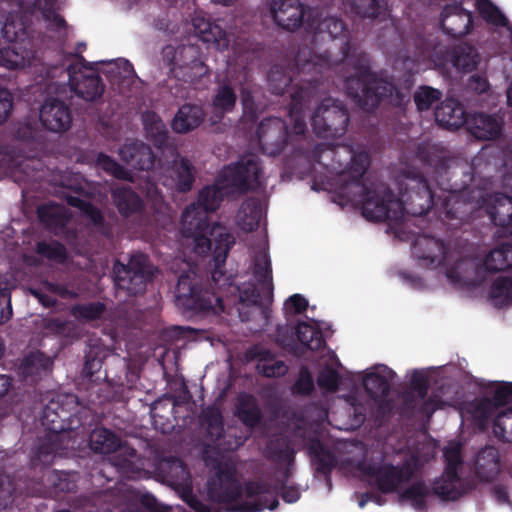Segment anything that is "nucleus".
Segmentation results:
<instances>
[{
	"label": "nucleus",
	"instance_id": "obj_1",
	"mask_svg": "<svg viewBox=\"0 0 512 512\" xmlns=\"http://www.w3.org/2000/svg\"><path fill=\"white\" fill-rule=\"evenodd\" d=\"M320 161L328 166L335 178V192L355 205H361L363 216L369 220H401L405 213L420 216L434 203V195L427 181L416 174L405 176L406 191L401 200L392 198L383 183L365 186L361 177L370 160L365 151L354 152L348 146H338L321 153Z\"/></svg>",
	"mask_w": 512,
	"mask_h": 512
},
{
	"label": "nucleus",
	"instance_id": "obj_2",
	"mask_svg": "<svg viewBox=\"0 0 512 512\" xmlns=\"http://www.w3.org/2000/svg\"><path fill=\"white\" fill-rule=\"evenodd\" d=\"M232 190L233 187L221 174L214 185L201 190L196 204L185 209L180 224V242L185 255L187 251L193 252L197 256L206 254L211 249L213 239L217 267L212 273V280L219 288L226 284L230 285L226 279L221 281L224 274L220 263L224 262L230 247L234 244V237L219 224L210 227L208 212L216 210L224 196Z\"/></svg>",
	"mask_w": 512,
	"mask_h": 512
},
{
	"label": "nucleus",
	"instance_id": "obj_3",
	"mask_svg": "<svg viewBox=\"0 0 512 512\" xmlns=\"http://www.w3.org/2000/svg\"><path fill=\"white\" fill-rule=\"evenodd\" d=\"M93 420L91 411L79 405L74 394H53L45 404L41 423L47 433L39 437L31 450L34 466L49 464L57 455L73 449L75 441L71 433L82 429Z\"/></svg>",
	"mask_w": 512,
	"mask_h": 512
},
{
	"label": "nucleus",
	"instance_id": "obj_4",
	"mask_svg": "<svg viewBox=\"0 0 512 512\" xmlns=\"http://www.w3.org/2000/svg\"><path fill=\"white\" fill-rule=\"evenodd\" d=\"M413 255L425 267L442 266L447 280L452 284L475 285L472 277L474 264L460 259L457 253L448 251L439 240L426 235L419 236L413 243Z\"/></svg>",
	"mask_w": 512,
	"mask_h": 512
},
{
	"label": "nucleus",
	"instance_id": "obj_5",
	"mask_svg": "<svg viewBox=\"0 0 512 512\" xmlns=\"http://www.w3.org/2000/svg\"><path fill=\"white\" fill-rule=\"evenodd\" d=\"M15 8L32 15L39 13L51 28H60L65 24L56 13V0H4L0 3V11L5 18L2 35L8 42L16 43L20 39L24 41L22 37L25 27L23 22L14 16L17 12Z\"/></svg>",
	"mask_w": 512,
	"mask_h": 512
},
{
	"label": "nucleus",
	"instance_id": "obj_6",
	"mask_svg": "<svg viewBox=\"0 0 512 512\" xmlns=\"http://www.w3.org/2000/svg\"><path fill=\"white\" fill-rule=\"evenodd\" d=\"M345 83L348 94L367 109L384 97H390L391 102L400 105L408 96L407 92L398 91L393 84L370 72L365 64L356 67L355 73L347 77Z\"/></svg>",
	"mask_w": 512,
	"mask_h": 512
},
{
	"label": "nucleus",
	"instance_id": "obj_7",
	"mask_svg": "<svg viewBox=\"0 0 512 512\" xmlns=\"http://www.w3.org/2000/svg\"><path fill=\"white\" fill-rule=\"evenodd\" d=\"M287 503H295L300 498L298 487L291 485L273 486L262 480H249L245 482V500L226 508L233 512H261L264 509L275 510L279 501L277 494Z\"/></svg>",
	"mask_w": 512,
	"mask_h": 512
},
{
	"label": "nucleus",
	"instance_id": "obj_8",
	"mask_svg": "<svg viewBox=\"0 0 512 512\" xmlns=\"http://www.w3.org/2000/svg\"><path fill=\"white\" fill-rule=\"evenodd\" d=\"M200 279L194 270L179 277L175 298L176 305L183 311L211 312L219 314L225 310L220 296L199 287Z\"/></svg>",
	"mask_w": 512,
	"mask_h": 512
},
{
	"label": "nucleus",
	"instance_id": "obj_9",
	"mask_svg": "<svg viewBox=\"0 0 512 512\" xmlns=\"http://www.w3.org/2000/svg\"><path fill=\"white\" fill-rule=\"evenodd\" d=\"M113 270L116 284L131 294L144 291L146 282L154 273V267L142 254L132 256L127 265L116 263Z\"/></svg>",
	"mask_w": 512,
	"mask_h": 512
},
{
	"label": "nucleus",
	"instance_id": "obj_10",
	"mask_svg": "<svg viewBox=\"0 0 512 512\" xmlns=\"http://www.w3.org/2000/svg\"><path fill=\"white\" fill-rule=\"evenodd\" d=\"M348 123L344 108L333 99H325L312 116V126L316 134L323 138L341 136Z\"/></svg>",
	"mask_w": 512,
	"mask_h": 512
},
{
	"label": "nucleus",
	"instance_id": "obj_11",
	"mask_svg": "<svg viewBox=\"0 0 512 512\" xmlns=\"http://www.w3.org/2000/svg\"><path fill=\"white\" fill-rule=\"evenodd\" d=\"M207 493L211 501L219 504H231L245 494V486L236 478L235 469L220 465L215 476L207 483Z\"/></svg>",
	"mask_w": 512,
	"mask_h": 512
},
{
	"label": "nucleus",
	"instance_id": "obj_12",
	"mask_svg": "<svg viewBox=\"0 0 512 512\" xmlns=\"http://www.w3.org/2000/svg\"><path fill=\"white\" fill-rule=\"evenodd\" d=\"M360 470L384 494L395 492L402 483L407 482L412 476L409 467L393 464H367L361 467Z\"/></svg>",
	"mask_w": 512,
	"mask_h": 512
},
{
	"label": "nucleus",
	"instance_id": "obj_13",
	"mask_svg": "<svg viewBox=\"0 0 512 512\" xmlns=\"http://www.w3.org/2000/svg\"><path fill=\"white\" fill-rule=\"evenodd\" d=\"M269 7L274 22L289 31L298 29L305 18L309 22L311 17V10L300 0H270Z\"/></svg>",
	"mask_w": 512,
	"mask_h": 512
},
{
	"label": "nucleus",
	"instance_id": "obj_14",
	"mask_svg": "<svg viewBox=\"0 0 512 512\" xmlns=\"http://www.w3.org/2000/svg\"><path fill=\"white\" fill-rule=\"evenodd\" d=\"M53 461L47 465L40 464L34 466L30 460L33 470L39 469L42 475L38 483L51 495L58 497L61 493H70L76 490L79 474L77 472H67L51 470L49 467Z\"/></svg>",
	"mask_w": 512,
	"mask_h": 512
},
{
	"label": "nucleus",
	"instance_id": "obj_15",
	"mask_svg": "<svg viewBox=\"0 0 512 512\" xmlns=\"http://www.w3.org/2000/svg\"><path fill=\"white\" fill-rule=\"evenodd\" d=\"M68 75L71 89L84 100L94 101L102 95L103 84L92 69L73 65L69 68Z\"/></svg>",
	"mask_w": 512,
	"mask_h": 512
},
{
	"label": "nucleus",
	"instance_id": "obj_16",
	"mask_svg": "<svg viewBox=\"0 0 512 512\" xmlns=\"http://www.w3.org/2000/svg\"><path fill=\"white\" fill-rule=\"evenodd\" d=\"M222 174L233 189H253L261 183V169L254 156L242 159L234 167H227Z\"/></svg>",
	"mask_w": 512,
	"mask_h": 512
},
{
	"label": "nucleus",
	"instance_id": "obj_17",
	"mask_svg": "<svg viewBox=\"0 0 512 512\" xmlns=\"http://www.w3.org/2000/svg\"><path fill=\"white\" fill-rule=\"evenodd\" d=\"M195 46H185L178 49L174 57L172 72L184 81L194 82L208 73L204 62L198 58Z\"/></svg>",
	"mask_w": 512,
	"mask_h": 512
},
{
	"label": "nucleus",
	"instance_id": "obj_18",
	"mask_svg": "<svg viewBox=\"0 0 512 512\" xmlns=\"http://www.w3.org/2000/svg\"><path fill=\"white\" fill-rule=\"evenodd\" d=\"M39 118L44 128L60 133L71 126L72 117L68 106L58 100H47L40 108Z\"/></svg>",
	"mask_w": 512,
	"mask_h": 512
},
{
	"label": "nucleus",
	"instance_id": "obj_19",
	"mask_svg": "<svg viewBox=\"0 0 512 512\" xmlns=\"http://www.w3.org/2000/svg\"><path fill=\"white\" fill-rule=\"evenodd\" d=\"M53 363L54 357L48 354H26L17 373L23 382L32 385L51 374Z\"/></svg>",
	"mask_w": 512,
	"mask_h": 512
},
{
	"label": "nucleus",
	"instance_id": "obj_20",
	"mask_svg": "<svg viewBox=\"0 0 512 512\" xmlns=\"http://www.w3.org/2000/svg\"><path fill=\"white\" fill-rule=\"evenodd\" d=\"M471 13L462 8L460 4L446 5L442 11L440 26L442 30L452 36H462L471 30Z\"/></svg>",
	"mask_w": 512,
	"mask_h": 512
},
{
	"label": "nucleus",
	"instance_id": "obj_21",
	"mask_svg": "<svg viewBox=\"0 0 512 512\" xmlns=\"http://www.w3.org/2000/svg\"><path fill=\"white\" fill-rule=\"evenodd\" d=\"M284 347H292L296 350H308L316 352L323 348L324 341L317 323L314 320L301 322L296 328V337L288 342L280 340Z\"/></svg>",
	"mask_w": 512,
	"mask_h": 512
},
{
	"label": "nucleus",
	"instance_id": "obj_22",
	"mask_svg": "<svg viewBox=\"0 0 512 512\" xmlns=\"http://www.w3.org/2000/svg\"><path fill=\"white\" fill-rule=\"evenodd\" d=\"M191 21L202 41L213 44L218 50L229 47L230 37L227 33L219 25L209 22L202 13H195Z\"/></svg>",
	"mask_w": 512,
	"mask_h": 512
},
{
	"label": "nucleus",
	"instance_id": "obj_23",
	"mask_svg": "<svg viewBox=\"0 0 512 512\" xmlns=\"http://www.w3.org/2000/svg\"><path fill=\"white\" fill-rule=\"evenodd\" d=\"M235 417L247 428L254 429L263 419L257 398L247 392H240L235 403Z\"/></svg>",
	"mask_w": 512,
	"mask_h": 512
},
{
	"label": "nucleus",
	"instance_id": "obj_24",
	"mask_svg": "<svg viewBox=\"0 0 512 512\" xmlns=\"http://www.w3.org/2000/svg\"><path fill=\"white\" fill-rule=\"evenodd\" d=\"M166 341L175 344L173 349H183L187 342H204L209 346L201 347V349H221L224 344L220 339H212L204 333H197L193 329L187 327H172L164 332Z\"/></svg>",
	"mask_w": 512,
	"mask_h": 512
},
{
	"label": "nucleus",
	"instance_id": "obj_25",
	"mask_svg": "<svg viewBox=\"0 0 512 512\" xmlns=\"http://www.w3.org/2000/svg\"><path fill=\"white\" fill-rule=\"evenodd\" d=\"M33 59L34 53L25 41L16 42L11 47L0 49V66L7 69H23L31 65Z\"/></svg>",
	"mask_w": 512,
	"mask_h": 512
},
{
	"label": "nucleus",
	"instance_id": "obj_26",
	"mask_svg": "<svg viewBox=\"0 0 512 512\" xmlns=\"http://www.w3.org/2000/svg\"><path fill=\"white\" fill-rule=\"evenodd\" d=\"M436 122L447 128L457 129L467 121L463 106L455 99L444 100L435 110Z\"/></svg>",
	"mask_w": 512,
	"mask_h": 512
},
{
	"label": "nucleus",
	"instance_id": "obj_27",
	"mask_svg": "<svg viewBox=\"0 0 512 512\" xmlns=\"http://www.w3.org/2000/svg\"><path fill=\"white\" fill-rule=\"evenodd\" d=\"M119 154L123 161L131 164L136 169L148 170L154 164V157L150 148L142 142L134 141L123 145Z\"/></svg>",
	"mask_w": 512,
	"mask_h": 512
},
{
	"label": "nucleus",
	"instance_id": "obj_28",
	"mask_svg": "<svg viewBox=\"0 0 512 512\" xmlns=\"http://www.w3.org/2000/svg\"><path fill=\"white\" fill-rule=\"evenodd\" d=\"M466 124L471 134L482 140L497 137L502 128V121L500 119L482 113L474 114L467 118Z\"/></svg>",
	"mask_w": 512,
	"mask_h": 512
},
{
	"label": "nucleus",
	"instance_id": "obj_29",
	"mask_svg": "<svg viewBox=\"0 0 512 512\" xmlns=\"http://www.w3.org/2000/svg\"><path fill=\"white\" fill-rule=\"evenodd\" d=\"M168 173L164 179V185L178 191L191 189L194 177L193 168L188 160L184 158L175 159Z\"/></svg>",
	"mask_w": 512,
	"mask_h": 512
},
{
	"label": "nucleus",
	"instance_id": "obj_30",
	"mask_svg": "<svg viewBox=\"0 0 512 512\" xmlns=\"http://www.w3.org/2000/svg\"><path fill=\"white\" fill-rule=\"evenodd\" d=\"M263 217V207L256 199H247L235 215V224L243 232H252L258 228Z\"/></svg>",
	"mask_w": 512,
	"mask_h": 512
},
{
	"label": "nucleus",
	"instance_id": "obj_31",
	"mask_svg": "<svg viewBox=\"0 0 512 512\" xmlns=\"http://www.w3.org/2000/svg\"><path fill=\"white\" fill-rule=\"evenodd\" d=\"M392 375L387 367L368 373L363 379L366 393L374 400L386 398L390 393Z\"/></svg>",
	"mask_w": 512,
	"mask_h": 512
},
{
	"label": "nucleus",
	"instance_id": "obj_32",
	"mask_svg": "<svg viewBox=\"0 0 512 512\" xmlns=\"http://www.w3.org/2000/svg\"><path fill=\"white\" fill-rule=\"evenodd\" d=\"M88 445L98 454H112L121 446V439L110 429L96 427L89 433Z\"/></svg>",
	"mask_w": 512,
	"mask_h": 512
},
{
	"label": "nucleus",
	"instance_id": "obj_33",
	"mask_svg": "<svg viewBox=\"0 0 512 512\" xmlns=\"http://www.w3.org/2000/svg\"><path fill=\"white\" fill-rule=\"evenodd\" d=\"M204 119V112L200 106L183 105L172 121V129L177 133H186L197 128Z\"/></svg>",
	"mask_w": 512,
	"mask_h": 512
},
{
	"label": "nucleus",
	"instance_id": "obj_34",
	"mask_svg": "<svg viewBox=\"0 0 512 512\" xmlns=\"http://www.w3.org/2000/svg\"><path fill=\"white\" fill-rule=\"evenodd\" d=\"M486 211L492 221L499 226H508L512 223V198L505 195L490 197Z\"/></svg>",
	"mask_w": 512,
	"mask_h": 512
},
{
	"label": "nucleus",
	"instance_id": "obj_35",
	"mask_svg": "<svg viewBox=\"0 0 512 512\" xmlns=\"http://www.w3.org/2000/svg\"><path fill=\"white\" fill-rule=\"evenodd\" d=\"M308 450L316 465V472L322 474L326 478H329L331 472L337 465V458L335 454L320 440L312 441Z\"/></svg>",
	"mask_w": 512,
	"mask_h": 512
},
{
	"label": "nucleus",
	"instance_id": "obj_36",
	"mask_svg": "<svg viewBox=\"0 0 512 512\" xmlns=\"http://www.w3.org/2000/svg\"><path fill=\"white\" fill-rule=\"evenodd\" d=\"M475 468L479 476L486 480L492 479L500 469L498 450L493 446L481 449L476 456Z\"/></svg>",
	"mask_w": 512,
	"mask_h": 512
},
{
	"label": "nucleus",
	"instance_id": "obj_37",
	"mask_svg": "<svg viewBox=\"0 0 512 512\" xmlns=\"http://www.w3.org/2000/svg\"><path fill=\"white\" fill-rule=\"evenodd\" d=\"M269 458L278 465H293L295 449L287 437H278L267 444Z\"/></svg>",
	"mask_w": 512,
	"mask_h": 512
},
{
	"label": "nucleus",
	"instance_id": "obj_38",
	"mask_svg": "<svg viewBox=\"0 0 512 512\" xmlns=\"http://www.w3.org/2000/svg\"><path fill=\"white\" fill-rule=\"evenodd\" d=\"M201 422L206 426L207 434L213 441L220 440L224 435V420L221 410L213 405L203 409Z\"/></svg>",
	"mask_w": 512,
	"mask_h": 512
},
{
	"label": "nucleus",
	"instance_id": "obj_39",
	"mask_svg": "<svg viewBox=\"0 0 512 512\" xmlns=\"http://www.w3.org/2000/svg\"><path fill=\"white\" fill-rule=\"evenodd\" d=\"M430 493L431 490L424 481H417L400 493V499L409 501L415 510L424 512L427 509L426 499Z\"/></svg>",
	"mask_w": 512,
	"mask_h": 512
},
{
	"label": "nucleus",
	"instance_id": "obj_40",
	"mask_svg": "<svg viewBox=\"0 0 512 512\" xmlns=\"http://www.w3.org/2000/svg\"><path fill=\"white\" fill-rule=\"evenodd\" d=\"M310 99V92L301 88L292 94V102L289 108V118L293 122L292 132L294 134H303L305 131V123L302 120L303 102Z\"/></svg>",
	"mask_w": 512,
	"mask_h": 512
},
{
	"label": "nucleus",
	"instance_id": "obj_41",
	"mask_svg": "<svg viewBox=\"0 0 512 512\" xmlns=\"http://www.w3.org/2000/svg\"><path fill=\"white\" fill-rule=\"evenodd\" d=\"M41 222L52 229L63 227L68 220V214L62 205L50 203L38 208Z\"/></svg>",
	"mask_w": 512,
	"mask_h": 512
},
{
	"label": "nucleus",
	"instance_id": "obj_42",
	"mask_svg": "<svg viewBox=\"0 0 512 512\" xmlns=\"http://www.w3.org/2000/svg\"><path fill=\"white\" fill-rule=\"evenodd\" d=\"M495 403L489 397L477 399L469 404V412L479 427L485 428L496 413Z\"/></svg>",
	"mask_w": 512,
	"mask_h": 512
},
{
	"label": "nucleus",
	"instance_id": "obj_43",
	"mask_svg": "<svg viewBox=\"0 0 512 512\" xmlns=\"http://www.w3.org/2000/svg\"><path fill=\"white\" fill-rule=\"evenodd\" d=\"M259 137L265 141H284L288 134V128L279 118H269L261 122L259 126Z\"/></svg>",
	"mask_w": 512,
	"mask_h": 512
},
{
	"label": "nucleus",
	"instance_id": "obj_44",
	"mask_svg": "<svg viewBox=\"0 0 512 512\" xmlns=\"http://www.w3.org/2000/svg\"><path fill=\"white\" fill-rule=\"evenodd\" d=\"M113 200L122 214H129L141 207L140 198L125 187H117L113 189Z\"/></svg>",
	"mask_w": 512,
	"mask_h": 512
},
{
	"label": "nucleus",
	"instance_id": "obj_45",
	"mask_svg": "<svg viewBox=\"0 0 512 512\" xmlns=\"http://www.w3.org/2000/svg\"><path fill=\"white\" fill-rule=\"evenodd\" d=\"M512 266V246L503 245L490 252L485 260V267L490 271H500Z\"/></svg>",
	"mask_w": 512,
	"mask_h": 512
},
{
	"label": "nucleus",
	"instance_id": "obj_46",
	"mask_svg": "<svg viewBox=\"0 0 512 512\" xmlns=\"http://www.w3.org/2000/svg\"><path fill=\"white\" fill-rule=\"evenodd\" d=\"M142 118L147 136L153 140L156 145L164 143L167 130L161 119L153 112H145Z\"/></svg>",
	"mask_w": 512,
	"mask_h": 512
},
{
	"label": "nucleus",
	"instance_id": "obj_47",
	"mask_svg": "<svg viewBox=\"0 0 512 512\" xmlns=\"http://www.w3.org/2000/svg\"><path fill=\"white\" fill-rule=\"evenodd\" d=\"M453 65L464 72L473 70L479 61L476 50L469 45H460L454 51Z\"/></svg>",
	"mask_w": 512,
	"mask_h": 512
},
{
	"label": "nucleus",
	"instance_id": "obj_48",
	"mask_svg": "<svg viewBox=\"0 0 512 512\" xmlns=\"http://www.w3.org/2000/svg\"><path fill=\"white\" fill-rule=\"evenodd\" d=\"M458 482L459 477H447L444 471L440 478L435 479L431 492L444 500H457L460 496V491L456 488Z\"/></svg>",
	"mask_w": 512,
	"mask_h": 512
},
{
	"label": "nucleus",
	"instance_id": "obj_49",
	"mask_svg": "<svg viewBox=\"0 0 512 512\" xmlns=\"http://www.w3.org/2000/svg\"><path fill=\"white\" fill-rule=\"evenodd\" d=\"M493 433L499 440L512 443V406L495 416Z\"/></svg>",
	"mask_w": 512,
	"mask_h": 512
},
{
	"label": "nucleus",
	"instance_id": "obj_50",
	"mask_svg": "<svg viewBox=\"0 0 512 512\" xmlns=\"http://www.w3.org/2000/svg\"><path fill=\"white\" fill-rule=\"evenodd\" d=\"M113 465L124 472H132L137 468L138 454L137 451L126 444H122L114 452Z\"/></svg>",
	"mask_w": 512,
	"mask_h": 512
},
{
	"label": "nucleus",
	"instance_id": "obj_51",
	"mask_svg": "<svg viewBox=\"0 0 512 512\" xmlns=\"http://www.w3.org/2000/svg\"><path fill=\"white\" fill-rule=\"evenodd\" d=\"M344 8L361 17H375L380 13V0H343Z\"/></svg>",
	"mask_w": 512,
	"mask_h": 512
},
{
	"label": "nucleus",
	"instance_id": "obj_52",
	"mask_svg": "<svg viewBox=\"0 0 512 512\" xmlns=\"http://www.w3.org/2000/svg\"><path fill=\"white\" fill-rule=\"evenodd\" d=\"M100 355L101 354H85L82 376L93 383L107 378V373L104 372L102 375L101 371L105 354L103 357H100Z\"/></svg>",
	"mask_w": 512,
	"mask_h": 512
},
{
	"label": "nucleus",
	"instance_id": "obj_53",
	"mask_svg": "<svg viewBox=\"0 0 512 512\" xmlns=\"http://www.w3.org/2000/svg\"><path fill=\"white\" fill-rule=\"evenodd\" d=\"M495 306L501 307L512 303V280L508 278L497 279L490 291Z\"/></svg>",
	"mask_w": 512,
	"mask_h": 512
},
{
	"label": "nucleus",
	"instance_id": "obj_54",
	"mask_svg": "<svg viewBox=\"0 0 512 512\" xmlns=\"http://www.w3.org/2000/svg\"><path fill=\"white\" fill-rule=\"evenodd\" d=\"M105 72L114 81H131L135 77V72L131 63L126 59H117L109 61Z\"/></svg>",
	"mask_w": 512,
	"mask_h": 512
},
{
	"label": "nucleus",
	"instance_id": "obj_55",
	"mask_svg": "<svg viewBox=\"0 0 512 512\" xmlns=\"http://www.w3.org/2000/svg\"><path fill=\"white\" fill-rule=\"evenodd\" d=\"M475 5L487 23L495 26L507 25L506 17L489 0H475Z\"/></svg>",
	"mask_w": 512,
	"mask_h": 512
},
{
	"label": "nucleus",
	"instance_id": "obj_56",
	"mask_svg": "<svg viewBox=\"0 0 512 512\" xmlns=\"http://www.w3.org/2000/svg\"><path fill=\"white\" fill-rule=\"evenodd\" d=\"M442 92L430 86H421L414 93V102L418 110H428L435 102L440 100Z\"/></svg>",
	"mask_w": 512,
	"mask_h": 512
},
{
	"label": "nucleus",
	"instance_id": "obj_57",
	"mask_svg": "<svg viewBox=\"0 0 512 512\" xmlns=\"http://www.w3.org/2000/svg\"><path fill=\"white\" fill-rule=\"evenodd\" d=\"M254 274L263 288L270 291L272 288V276L270 261L266 253H262L255 262Z\"/></svg>",
	"mask_w": 512,
	"mask_h": 512
},
{
	"label": "nucleus",
	"instance_id": "obj_58",
	"mask_svg": "<svg viewBox=\"0 0 512 512\" xmlns=\"http://www.w3.org/2000/svg\"><path fill=\"white\" fill-rule=\"evenodd\" d=\"M236 102V95L229 86H222L213 99V107L221 113L230 112Z\"/></svg>",
	"mask_w": 512,
	"mask_h": 512
},
{
	"label": "nucleus",
	"instance_id": "obj_59",
	"mask_svg": "<svg viewBox=\"0 0 512 512\" xmlns=\"http://www.w3.org/2000/svg\"><path fill=\"white\" fill-rule=\"evenodd\" d=\"M182 500L195 512H220L211 505L201 501L192 491L190 485L183 487L181 491Z\"/></svg>",
	"mask_w": 512,
	"mask_h": 512
},
{
	"label": "nucleus",
	"instance_id": "obj_60",
	"mask_svg": "<svg viewBox=\"0 0 512 512\" xmlns=\"http://www.w3.org/2000/svg\"><path fill=\"white\" fill-rule=\"evenodd\" d=\"M315 390L311 373L305 367L300 370L299 377L293 385V393L301 396H309Z\"/></svg>",
	"mask_w": 512,
	"mask_h": 512
},
{
	"label": "nucleus",
	"instance_id": "obj_61",
	"mask_svg": "<svg viewBox=\"0 0 512 512\" xmlns=\"http://www.w3.org/2000/svg\"><path fill=\"white\" fill-rule=\"evenodd\" d=\"M264 360L262 365H258L260 373L267 378L281 377L288 372V366L281 360L272 361L266 358H260Z\"/></svg>",
	"mask_w": 512,
	"mask_h": 512
},
{
	"label": "nucleus",
	"instance_id": "obj_62",
	"mask_svg": "<svg viewBox=\"0 0 512 512\" xmlns=\"http://www.w3.org/2000/svg\"><path fill=\"white\" fill-rule=\"evenodd\" d=\"M97 165L106 171L107 173L113 175L119 179H128L129 173L122 168L119 164H117L113 159L108 157L105 154H99L97 157Z\"/></svg>",
	"mask_w": 512,
	"mask_h": 512
},
{
	"label": "nucleus",
	"instance_id": "obj_63",
	"mask_svg": "<svg viewBox=\"0 0 512 512\" xmlns=\"http://www.w3.org/2000/svg\"><path fill=\"white\" fill-rule=\"evenodd\" d=\"M496 409L512 403V382L496 383L492 397Z\"/></svg>",
	"mask_w": 512,
	"mask_h": 512
},
{
	"label": "nucleus",
	"instance_id": "obj_64",
	"mask_svg": "<svg viewBox=\"0 0 512 512\" xmlns=\"http://www.w3.org/2000/svg\"><path fill=\"white\" fill-rule=\"evenodd\" d=\"M446 460L445 474L447 477L458 478V468L462 464V457L458 448L446 449L444 451Z\"/></svg>",
	"mask_w": 512,
	"mask_h": 512
}]
</instances>
